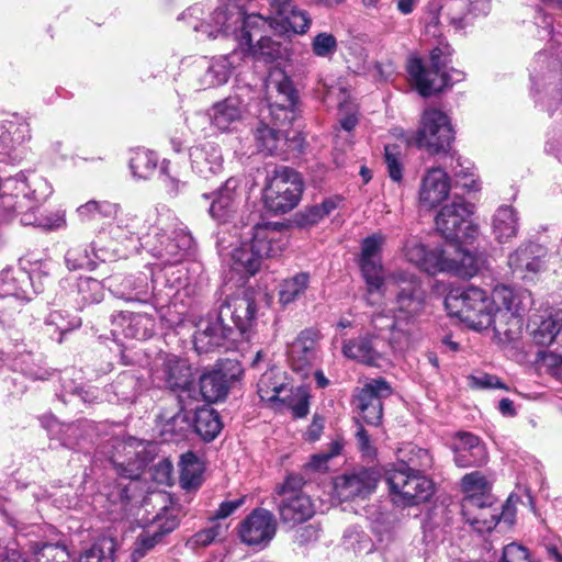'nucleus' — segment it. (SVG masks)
Segmentation results:
<instances>
[{
  "instance_id": "nucleus-1",
  "label": "nucleus",
  "mask_w": 562,
  "mask_h": 562,
  "mask_svg": "<svg viewBox=\"0 0 562 562\" xmlns=\"http://www.w3.org/2000/svg\"><path fill=\"white\" fill-rule=\"evenodd\" d=\"M359 267L369 294L380 293L384 296L389 285L396 290V306L392 316L374 313L371 317L373 328L389 330V345L393 350L409 348L416 336V319L426 306V293L419 279L403 270L385 276L382 260H359Z\"/></svg>"
},
{
  "instance_id": "nucleus-2",
  "label": "nucleus",
  "mask_w": 562,
  "mask_h": 562,
  "mask_svg": "<svg viewBox=\"0 0 562 562\" xmlns=\"http://www.w3.org/2000/svg\"><path fill=\"white\" fill-rule=\"evenodd\" d=\"M204 10L201 4L188 8L179 20H184L194 32L205 35L207 38H215L220 34L233 35L238 42V48H251L256 37L263 36L267 26H270L268 19L259 14H245L236 4L218 5L210 15L207 21L203 20Z\"/></svg>"
},
{
  "instance_id": "nucleus-3",
  "label": "nucleus",
  "mask_w": 562,
  "mask_h": 562,
  "mask_svg": "<svg viewBox=\"0 0 562 562\" xmlns=\"http://www.w3.org/2000/svg\"><path fill=\"white\" fill-rule=\"evenodd\" d=\"M496 303L495 339L507 345L517 341L522 334L524 315L533 304L532 294L527 289L507 285L494 288Z\"/></svg>"
},
{
  "instance_id": "nucleus-4",
  "label": "nucleus",
  "mask_w": 562,
  "mask_h": 562,
  "mask_svg": "<svg viewBox=\"0 0 562 562\" xmlns=\"http://www.w3.org/2000/svg\"><path fill=\"white\" fill-rule=\"evenodd\" d=\"M448 313L458 317L475 330L490 327L495 333L496 303L494 291L491 295L477 286L451 290L445 299Z\"/></svg>"
},
{
  "instance_id": "nucleus-5",
  "label": "nucleus",
  "mask_w": 562,
  "mask_h": 562,
  "mask_svg": "<svg viewBox=\"0 0 562 562\" xmlns=\"http://www.w3.org/2000/svg\"><path fill=\"white\" fill-rule=\"evenodd\" d=\"M393 135L406 145L414 144L430 154L447 151L454 139L450 117L437 108H426L423 111L416 132L407 133L395 128Z\"/></svg>"
},
{
  "instance_id": "nucleus-6",
  "label": "nucleus",
  "mask_w": 562,
  "mask_h": 562,
  "mask_svg": "<svg viewBox=\"0 0 562 562\" xmlns=\"http://www.w3.org/2000/svg\"><path fill=\"white\" fill-rule=\"evenodd\" d=\"M269 240L274 248H260L257 250L249 240H245L232 251V269L246 277L254 276L261 267L263 258L274 257L281 254L288 245L286 228L280 224H256V240Z\"/></svg>"
},
{
  "instance_id": "nucleus-7",
  "label": "nucleus",
  "mask_w": 562,
  "mask_h": 562,
  "mask_svg": "<svg viewBox=\"0 0 562 562\" xmlns=\"http://www.w3.org/2000/svg\"><path fill=\"white\" fill-rule=\"evenodd\" d=\"M447 48L436 47L430 52V65L426 67L419 58L408 60L407 71L423 97H429L452 86L454 82L463 80L464 74L451 68L446 70L448 63Z\"/></svg>"
},
{
  "instance_id": "nucleus-8",
  "label": "nucleus",
  "mask_w": 562,
  "mask_h": 562,
  "mask_svg": "<svg viewBox=\"0 0 562 562\" xmlns=\"http://www.w3.org/2000/svg\"><path fill=\"white\" fill-rule=\"evenodd\" d=\"M530 94L536 102L552 103L562 100V64L548 53L536 54L529 65Z\"/></svg>"
},
{
  "instance_id": "nucleus-9",
  "label": "nucleus",
  "mask_w": 562,
  "mask_h": 562,
  "mask_svg": "<svg viewBox=\"0 0 562 562\" xmlns=\"http://www.w3.org/2000/svg\"><path fill=\"white\" fill-rule=\"evenodd\" d=\"M302 192L303 182L296 171L288 167L276 168L263 189L265 207L273 214H284L297 205Z\"/></svg>"
},
{
  "instance_id": "nucleus-10",
  "label": "nucleus",
  "mask_w": 562,
  "mask_h": 562,
  "mask_svg": "<svg viewBox=\"0 0 562 562\" xmlns=\"http://www.w3.org/2000/svg\"><path fill=\"white\" fill-rule=\"evenodd\" d=\"M474 205L456 199L441 207L436 216V228L451 243L463 244L474 239L479 227L472 221Z\"/></svg>"
},
{
  "instance_id": "nucleus-11",
  "label": "nucleus",
  "mask_w": 562,
  "mask_h": 562,
  "mask_svg": "<svg viewBox=\"0 0 562 562\" xmlns=\"http://www.w3.org/2000/svg\"><path fill=\"white\" fill-rule=\"evenodd\" d=\"M267 112L271 121L277 125H288L295 119V105L297 94L292 81L283 71L270 72L267 81Z\"/></svg>"
},
{
  "instance_id": "nucleus-12",
  "label": "nucleus",
  "mask_w": 562,
  "mask_h": 562,
  "mask_svg": "<svg viewBox=\"0 0 562 562\" xmlns=\"http://www.w3.org/2000/svg\"><path fill=\"white\" fill-rule=\"evenodd\" d=\"M392 499L402 506L427 501L432 494V482L422 473L393 468L386 472Z\"/></svg>"
},
{
  "instance_id": "nucleus-13",
  "label": "nucleus",
  "mask_w": 562,
  "mask_h": 562,
  "mask_svg": "<svg viewBox=\"0 0 562 562\" xmlns=\"http://www.w3.org/2000/svg\"><path fill=\"white\" fill-rule=\"evenodd\" d=\"M149 254L158 258L164 266L177 265L182 261L188 251L192 248V236L182 231H173L170 235L159 233L158 228L155 233L145 236L140 243Z\"/></svg>"
},
{
  "instance_id": "nucleus-14",
  "label": "nucleus",
  "mask_w": 562,
  "mask_h": 562,
  "mask_svg": "<svg viewBox=\"0 0 562 562\" xmlns=\"http://www.w3.org/2000/svg\"><path fill=\"white\" fill-rule=\"evenodd\" d=\"M179 525V519L173 508H164L155 518L137 535L131 551L132 562H138L157 546L161 544L164 537L173 531Z\"/></svg>"
},
{
  "instance_id": "nucleus-15",
  "label": "nucleus",
  "mask_w": 562,
  "mask_h": 562,
  "mask_svg": "<svg viewBox=\"0 0 562 562\" xmlns=\"http://www.w3.org/2000/svg\"><path fill=\"white\" fill-rule=\"evenodd\" d=\"M249 93L247 87L238 90L212 106L210 117L212 125L221 132H233L244 122L248 112Z\"/></svg>"
},
{
  "instance_id": "nucleus-16",
  "label": "nucleus",
  "mask_w": 562,
  "mask_h": 562,
  "mask_svg": "<svg viewBox=\"0 0 562 562\" xmlns=\"http://www.w3.org/2000/svg\"><path fill=\"white\" fill-rule=\"evenodd\" d=\"M276 532V517L265 508L254 509L239 525L240 540L252 547H266Z\"/></svg>"
},
{
  "instance_id": "nucleus-17",
  "label": "nucleus",
  "mask_w": 562,
  "mask_h": 562,
  "mask_svg": "<svg viewBox=\"0 0 562 562\" xmlns=\"http://www.w3.org/2000/svg\"><path fill=\"white\" fill-rule=\"evenodd\" d=\"M241 369L234 361H228L220 368L204 373L200 379L202 397L209 403L225 398L229 387L239 379Z\"/></svg>"
},
{
  "instance_id": "nucleus-18",
  "label": "nucleus",
  "mask_w": 562,
  "mask_h": 562,
  "mask_svg": "<svg viewBox=\"0 0 562 562\" xmlns=\"http://www.w3.org/2000/svg\"><path fill=\"white\" fill-rule=\"evenodd\" d=\"M195 327L193 345L199 353L210 352L224 346L233 331L232 327L223 321L218 313L209 314L201 318Z\"/></svg>"
},
{
  "instance_id": "nucleus-19",
  "label": "nucleus",
  "mask_w": 562,
  "mask_h": 562,
  "mask_svg": "<svg viewBox=\"0 0 562 562\" xmlns=\"http://www.w3.org/2000/svg\"><path fill=\"white\" fill-rule=\"evenodd\" d=\"M548 250L538 243H522L508 256V265L513 272L522 279H532L546 269Z\"/></svg>"
},
{
  "instance_id": "nucleus-20",
  "label": "nucleus",
  "mask_w": 562,
  "mask_h": 562,
  "mask_svg": "<svg viewBox=\"0 0 562 562\" xmlns=\"http://www.w3.org/2000/svg\"><path fill=\"white\" fill-rule=\"evenodd\" d=\"M392 389L383 379L369 381L357 396L361 418L369 425H379L382 419V398L390 396Z\"/></svg>"
},
{
  "instance_id": "nucleus-21",
  "label": "nucleus",
  "mask_w": 562,
  "mask_h": 562,
  "mask_svg": "<svg viewBox=\"0 0 562 562\" xmlns=\"http://www.w3.org/2000/svg\"><path fill=\"white\" fill-rule=\"evenodd\" d=\"M451 189L449 175L439 167L429 168L420 179L418 203L422 209L432 210L440 205Z\"/></svg>"
},
{
  "instance_id": "nucleus-22",
  "label": "nucleus",
  "mask_w": 562,
  "mask_h": 562,
  "mask_svg": "<svg viewBox=\"0 0 562 562\" xmlns=\"http://www.w3.org/2000/svg\"><path fill=\"white\" fill-rule=\"evenodd\" d=\"M153 381L171 390L184 389L191 382V369L184 360L173 355L159 356L151 369Z\"/></svg>"
},
{
  "instance_id": "nucleus-23",
  "label": "nucleus",
  "mask_w": 562,
  "mask_h": 562,
  "mask_svg": "<svg viewBox=\"0 0 562 562\" xmlns=\"http://www.w3.org/2000/svg\"><path fill=\"white\" fill-rule=\"evenodd\" d=\"M248 57L244 48H235L227 55L212 58L201 78V86L206 89L225 85L231 75L247 63Z\"/></svg>"
},
{
  "instance_id": "nucleus-24",
  "label": "nucleus",
  "mask_w": 562,
  "mask_h": 562,
  "mask_svg": "<svg viewBox=\"0 0 562 562\" xmlns=\"http://www.w3.org/2000/svg\"><path fill=\"white\" fill-rule=\"evenodd\" d=\"M380 474L373 469H361L345 474L336 482L338 496L344 501L364 499L371 495L378 485Z\"/></svg>"
},
{
  "instance_id": "nucleus-25",
  "label": "nucleus",
  "mask_w": 562,
  "mask_h": 562,
  "mask_svg": "<svg viewBox=\"0 0 562 562\" xmlns=\"http://www.w3.org/2000/svg\"><path fill=\"white\" fill-rule=\"evenodd\" d=\"M155 331V319L148 314L117 312L112 315V335L145 340Z\"/></svg>"
},
{
  "instance_id": "nucleus-26",
  "label": "nucleus",
  "mask_w": 562,
  "mask_h": 562,
  "mask_svg": "<svg viewBox=\"0 0 562 562\" xmlns=\"http://www.w3.org/2000/svg\"><path fill=\"white\" fill-rule=\"evenodd\" d=\"M289 362L293 371L307 375V370L318 357V334L314 329H305L289 346Z\"/></svg>"
},
{
  "instance_id": "nucleus-27",
  "label": "nucleus",
  "mask_w": 562,
  "mask_h": 562,
  "mask_svg": "<svg viewBox=\"0 0 562 562\" xmlns=\"http://www.w3.org/2000/svg\"><path fill=\"white\" fill-rule=\"evenodd\" d=\"M380 340L378 335L363 334L358 337L345 339L341 346L342 355L359 363L380 367L384 361V351L379 348Z\"/></svg>"
},
{
  "instance_id": "nucleus-28",
  "label": "nucleus",
  "mask_w": 562,
  "mask_h": 562,
  "mask_svg": "<svg viewBox=\"0 0 562 562\" xmlns=\"http://www.w3.org/2000/svg\"><path fill=\"white\" fill-rule=\"evenodd\" d=\"M291 480H286L280 493L283 499L279 505V513L282 521L289 526L302 524L314 515L313 503L306 494L290 491Z\"/></svg>"
},
{
  "instance_id": "nucleus-29",
  "label": "nucleus",
  "mask_w": 562,
  "mask_h": 562,
  "mask_svg": "<svg viewBox=\"0 0 562 562\" xmlns=\"http://www.w3.org/2000/svg\"><path fill=\"white\" fill-rule=\"evenodd\" d=\"M223 321L231 318L236 328L246 334L256 323L257 304L249 293L241 296H233L221 304L217 312Z\"/></svg>"
},
{
  "instance_id": "nucleus-30",
  "label": "nucleus",
  "mask_w": 562,
  "mask_h": 562,
  "mask_svg": "<svg viewBox=\"0 0 562 562\" xmlns=\"http://www.w3.org/2000/svg\"><path fill=\"white\" fill-rule=\"evenodd\" d=\"M428 23L438 25L445 18L456 30H463L471 24L468 0H430L426 7Z\"/></svg>"
},
{
  "instance_id": "nucleus-31",
  "label": "nucleus",
  "mask_w": 562,
  "mask_h": 562,
  "mask_svg": "<svg viewBox=\"0 0 562 562\" xmlns=\"http://www.w3.org/2000/svg\"><path fill=\"white\" fill-rule=\"evenodd\" d=\"M461 488L464 494L461 503L462 513H471L477 506L490 504L494 498L491 494V482L479 471L465 474L461 481Z\"/></svg>"
},
{
  "instance_id": "nucleus-32",
  "label": "nucleus",
  "mask_w": 562,
  "mask_h": 562,
  "mask_svg": "<svg viewBox=\"0 0 562 562\" xmlns=\"http://www.w3.org/2000/svg\"><path fill=\"white\" fill-rule=\"evenodd\" d=\"M454 463L459 468L480 467L487 461L485 446L470 432H459L452 442Z\"/></svg>"
},
{
  "instance_id": "nucleus-33",
  "label": "nucleus",
  "mask_w": 562,
  "mask_h": 562,
  "mask_svg": "<svg viewBox=\"0 0 562 562\" xmlns=\"http://www.w3.org/2000/svg\"><path fill=\"white\" fill-rule=\"evenodd\" d=\"M240 181L237 178H229L217 191L212 201L209 213L218 223L229 222L237 212L240 194L237 189Z\"/></svg>"
},
{
  "instance_id": "nucleus-34",
  "label": "nucleus",
  "mask_w": 562,
  "mask_h": 562,
  "mask_svg": "<svg viewBox=\"0 0 562 562\" xmlns=\"http://www.w3.org/2000/svg\"><path fill=\"white\" fill-rule=\"evenodd\" d=\"M192 170L202 178H210L223 169V155L218 145L206 142L190 148Z\"/></svg>"
},
{
  "instance_id": "nucleus-35",
  "label": "nucleus",
  "mask_w": 562,
  "mask_h": 562,
  "mask_svg": "<svg viewBox=\"0 0 562 562\" xmlns=\"http://www.w3.org/2000/svg\"><path fill=\"white\" fill-rule=\"evenodd\" d=\"M270 13L283 27L296 34H304L311 25L308 13L299 8L294 0H268Z\"/></svg>"
},
{
  "instance_id": "nucleus-36",
  "label": "nucleus",
  "mask_w": 562,
  "mask_h": 562,
  "mask_svg": "<svg viewBox=\"0 0 562 562\" xmlns=\"http://www.w3.org/2000/svg\"><path fill=\"white\" fill-rule=\"evenodd\" d=\"M402 252L409 263L418 267L420 270L429 274L440 272L443 250H428L417 237H409L405 240Z\"/></svg>"
},
{
  "instance_id": "nucleus-37",
  "label": "nucleus",
  "mask_w": 562,
  "mask_h": 562,
  "mask_svg": "<svg viewBox=\"0 0 562 562\" xmlns=\"http://www.w3.org/2000/svg\"><path fill=\"white\" fill-rule=\"evenodd\" d=\"M50 192V187L42 178L35 177L31 183L23 175H16L14 178H8L3 181L0 180V193L16 198L22 194L23 198L37 203L44 201Z\"/></svg>"
},
{
  "instance_id": "nucleus-38",
  "label": "nucleus",
  "mask_w": 562,
  "mask_h": 562,
  "mask_svg": "<svg viewBox=\"0 0 562 562\" xmlns=\"http://www.w3.org/2000/svg\"><path fill=\"white\" fill-rule=\"evenodd\" d=\"M127 251L122 252L120 249H114L113 251H109L106 249L100 248L98 250H93L92 255L89 254L88 249L83 246H75L70 247L65 256V261L69 270H80L88 269L93 270L97 266L94 259H99L101 261H111L120 257H126Z\"/></svg>"
},
{
  "instance_id": "nucleus-39",
  "label": "nucleus",
  "mask_w": 562,
  "mask_h": 562,
  "mask_svg": "<svg viewBox=\"0 0 562 562\" xmlns=\"http://www.w3.org/2000/svg\"><path fill=\"white\" fill-rule=\"evenodd\" d=\"M462 514L470 526L480 533L493 530L501 519L510 522L513 516L508 507H504L501 512V508L495 506L494 498L490 504L477 506L473 512Z\"/></svg>"
},
{
  "instance_id": "nucleus-40",
  "label": "nucleus",
  "mask_w": 562,
  "mask_h": 562,
  "mask_svg": "<svg viewBox=\"0 0 562 562\" xmlns=\"http://www.w3.org/2000/svg\"><path fill=\"white\" fill-rule=\"evenodd\" d=\"M451 247L454 249L453 257L446 256L448 250H443L442 265L440 272H448L460 278H471L479 271V260L470 252L460 247V244L453 243Z\"/></svg>"
},
{
  "instance_id": "nucleus-41",
  "label": "nucleus",
  "mask_w": 562,
  "mask_h": 562,
  "mask_svg": "<svg viewBox=\"0 0 562 562\" xmlns=\"http://www.w3.org/2000/svg\"><path fill=\"white\" fill-rule=\"evenodd\" d=\"M519 232V215L510 205H501L492 216V234L499 244L509 243Z\"/></svg>"
},
{
  "instance_id": "nucleus-42",
  "label": "nucleus",
  "mask_w": 562,
  "mask_h": 562,
  "mask_svg": "<svg viewBox=\"0 0 562 562\" xmlns=\"http://www.w3.org/2000/svg\"><path fill=\"white\" fill-rule=\"evenodd\" d=\"M286 376L284 372L277 368H271L261 374L258 381V395L262 402H266L269 407H273L278 398L288 392Z\"/></svg>"
},
{
  "instance_id": "nucleus-43",
  "label": "nucleus",
  "mask_w": 562,
  "mask_h": 562,
  "mask_svg": "<svg viewBox=\"0 0 562 562\" xmlns=\"http://www.w3.org/2000/svg\"><path fill=\"white\" fill-rule=\"evenodd\" d=\"M32 279L24 271L4 270L0 272V296H12L29 302L32 299Z\"/></svg>"
},
{
  "instance_id": "nucleus-44",
  "label": "nucleus",
  "mask_w": 562,
  "mask_h": 562,
  "mask_svg": "<svg viewBox=\"0 0 562 562\" xmlns=\"http://www.w3.org/2000/svg\"><path fill=\"white\" fill-rule=\"evenodd\" d=\"M114 223L110 226L109 234L112 239L124 245L125 243L134 244V239L143 240L145 237H140V218L132 212H121L112 216Z\"/></svg>"
},
{
  "instance_id": "nucleus-45",
  "label": "nucleus",
  "mask_w": 562,
  "mask_h": 562,
  "mask_svg": "<svg viewBox=\"0 0 562 562\" xmlns=\"http://www.w3.org/2000/svg\"><path fill=\"white\" fill-rule=\"evenodd\" d=\"M261 116L262 120L255 130L257 147L260 151H265L269 155L277 154L279 143L285 137L281 130L284 125L274 124L268 114L262 113Z\"/></svg>"
},
{
  "instance_id": "nucleus-46",
  "label": "nucleus",
  "mask_w": 562,
  "mask_h": 562,
  "mask_svg": "<svg viewBox=\"0 0 562 562\" xmlns=\"http://www.w3.org/2000/svg\"><path fill=\"white\" fill-rule=\"evenodd\" d=\"M535 327L531 330L533 341L541 346L551 345L562 328V312L547 310L540 316V322L533 321Z\"/></svg>"
},
{
  "instance_id": "nucleus-47",
  "label": "nucleus",
  "mask_w": 562,
  "mask_h": 562,
  "mask_svg": "<svg viewBox=\"0 0 562 562\" xmlns=\"http://www.w3.org/2000/svg\"><path fill=\"white\" fill-rule=\"evenodd\" d=\"M310 394L304 386L290 387L279 398L273 409L290 411L295 418H303L310 411Z\"/></svg>"
},
{
  "instance_id": "nucleus-48",
  "label": "nucleus",
  "mask_w": 562,
  "mask_h": 562,
  "mask_svg": "<svg viewBox=\"0 0 562 562\" xmlns=\"http://www.w3.org/2000/svg\"><path fill=\"white\" fill-rule=\"evenodd\" d=\"M397 469H407V471L423 473L431 468L432 458L426 449L414 445H406L397 451Z\"/></svg>"
},
{
  "instance_id": "nucleus-49",
  "label": "nucleus",
  "mask_w": 562,
  "mask_h": 562,
  "mask_svg": "<svg viewBox=\"0 0 562 562\" xmlns=\"http://www.w3.org/2000/svg\"><path fill=\"white\" fill-rule=\"evenodd\" d=\"M44 325L47 335L61 342L65 334L80 326V321L64 311L54 310L45 317Z\"/></svg>"
},
{
  "instance_id": "nucleus-50",
  "label": "nucleus",
  "mask_w": 562,
  "mask_h": 562,
  "mask_svg": "<svg viewBox=\"0 0 562 562\" xmlns=\"http://www.w3.org/2000/svg\"><path fill=\"white\" fill-rule=\"evenodd\" d=\"M193 427L205 441H211L220 434L222 423L213 408L203 406L194 412Z\"/></svg>"
},
{
  "instance_id": "nucleus-51",
  "label": "nucleus",
  "mask_w": 562,
  "mask_h": 562,
  "mask_svg": "<svg viewBox=\"0 0 562 562\" xmlns=\"http://www.w3.org/2000/svg\"><path fill=\"white\" fill-rule=\"evenodd\" d=\"M157 165L158 156L153 150L136 148L131 153L130 169L136 179H149L155 173Z\"/></svg>"
},
{
  "instance_id": "nucleus-52",
  "label": "nucleus",
  "mask_w": 562,
  "mask_h": 562,
  "mask_svg": "<svg viewBox=\"0 0 562 562\" xmlns=\"http://www.w3.org/2000/svg\"><path fill=\"white\" fill-rule=\"evenodd\" d=\"M180 485L184 490H194L202 482V464L196 456L189 451L181 456L180 462Z\"/></svg>"
},
{
  "instance_id": "nucleus-53",
  "label": "nucleus",
  "mask_w": 562,
  "mask_h": 562,
  "mask_svg": "<svg viewBox=\"0 0 562 562\" xmlns=\"http://www.w3.org/2000/svg\"><path fill=\"white\" fill-rule=\"evenodd\" d=\"M120 206L109 201L90 200L77 207L76 213L81 222L89 223L116 215Z\"/></svg>"
},
{
  "instance_id": "nucleus-54",
  "label": "nucleus",
  "mask_w": 562,
  "mask_h": 562,
  "mask_svg": "<svg viewBox=\"0 0 562 562\" xmlns=\"http://www.w3.org/2000/svg\"><path fill=\"white\" fill-rule=\"evenodd\" d=\"M310 283V274L300 272L295 276L283 280L279 290V301L283 305H288L300 299L306 291Z\"/></svg>"
},
{
  "instance_id": "nucleus-55",
  "label": "nucleus",
  "mask_w": 562,
  "mask_h": 562,
  "mask_svg": "<svg viewBox=\"0 0 562 562\" xmlns=\"http://www.w3.org/2000/svg\"><path fill=\"white\" fill-rule=\"evenodd\" d=\"M114 552V539L103 537L95 541L90 548L82 551L78 562H113Z\"/></svg>"
},
{
  "instance_id": "nucleus-56",
  "label": "nucleus",
  "mask_w": 562,
  "mask_h": 562,
  "mask_svg": "<svg viewBox=\"0 0 562 562\" xmlns=\"http://www.w3.org/2000/svg\"><path fill=\"white\" fill-rule=\"evenodd\" d=\"M123 289L117 291L126 301L146 302L150 296L149 285L145 276L127 277L123 280Z\"/></svg>"
},
{
  "instance_id": "nucleus-57",
  "label": "nucleus",
  "mask_w": 562,
  "mask_h": 562,
  "mask_svg": "<svg viewBox=\"0 0 562 562\" xmlns=\"http://www.w3.org/2000/svg\"><path fill=\"white\" fill-rule=\"evenodd\" d=\"M114 442L116 452L111 456L112 463L121 468L122 475L131 479L136 477L138 474L135 472V470L128 469L130 467H135V464L132 463V454H134L132 448L134 440L130 439L127 442L124 440L115 439Z\"/></svg>"
},
{
  "instance_id": "nucleus-58",
  "label": "nucleus",
  "mask_w": 562,
  "mask_h": 562,
  "mask_svg": "<svg viewBox=\"0 0 562 562\" xmlns=\"http://www.w3.org/2000/svg\"><path fill=\"white\" fill-rule=\"evenodd\" d=\"M244 49L249 54L247 61L250 58H255L258 60H262L265 63H270L274 60L277 57H279L281 54L280 44L272 41L268 36H260L257 40V44L255 46L251 45V48Z\"/></svg>"
},
{
  "instance_id": "nucleus-59",
  "label": "nucleus",
  "mask_w": 562,
  "mask_h": 562,
  "mask_svg": "<svg viewBox=\"0 0 562 562\" xmlns=\"http://www.w3.org/2000/svg\"><path fill=\"white\" fill-rule=\"evenodd\" d=\"M384 160L389 177L400 183L403 179L404 156L402 149L396 144H389L384 147Z\"/></svg>"
},
{
  "instance_id": "nucleus-60",
  "label": "nucleus",
  "mask_w": 562,
  "mask_h": 562,
  "mask_svg": "<svg viewBox=\"0 0 562 562\" xmlns=\"http://www.w3.org/2000/svg\"><path fill=\"white\" fill-rule=\"evenodd\" d=\"M14 371H21L24 375L32 380H45L48 376V371L38 367L30 352L21 353L15 357L11 364Z\"/></svg>"
},
{
  "instance_id": "nucleus-61",
  "label": "nucleus",
  "mask_w": 562,
  "mask_h": 562,
  "mask_svg": "<svg viewBox=\"0 0 562 562\" xmlns=\"http://www.w3.org/2000/svg\"><path fill=\"white\" fill-rule=\"evenodd\" d=\"M35 562H67L69 554L64 546L43 543L32 547Z\"/></svg>"
},
{
  "instance_id": "nucleus-62",
  "label": "nucleus",
  "mask_w": 562,
  "mask_h": 562,
  "mask_svg": "<svg viewBox=\"0 0 562 562\" xmlns=\"http://www.w3.org/2000/svg\"><path fill=\"white\" fill-rule=\"evenodd\" d=\"M78 294L83 304L98 303L103 297L102 283L93 278H80L77 283Z\"/></svg>"
},
{
  "instance_id": "nucleus-63",
  "label": "nucleus",
  "mask_w": 562,
  "mask_h": 562,
  "mask_svg": "<svg viewBox=\"0 0 562 562\" xmlns=\"http://www.w3.org/2000/svg\"><path fill=\"white\" fill-rule=\"evenodd\" d=\"M344 543L347 549L356 554H367L373 550V542L370 537L362 531L350 530L345 535Z\"/></svg>"
},
{
  "instance_id": "nucleus-64",
  "label": "nucleus",
  "mask_w": 562,
  "mask_h": 562,
  "mask_svg": "<svg viewBox=\"0 0 562 562\" xmlns=\"http://www.w3.org/2000/svg\"><path fill=\"white\" fill-rule=\"evenodd\" d=\"M386 241V237L375 233L363 239L359 260H382L381 250Z\"/></svg>"
}]
</instances>
